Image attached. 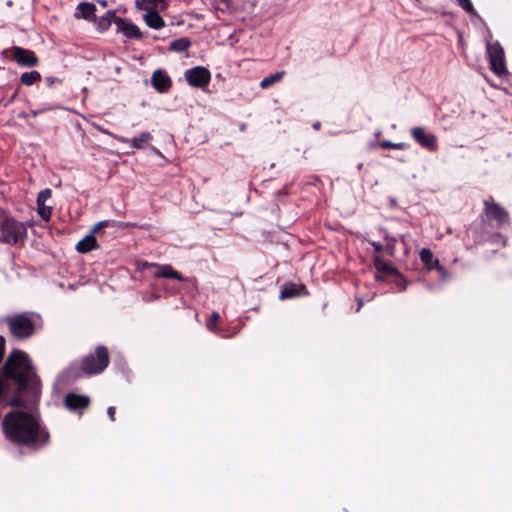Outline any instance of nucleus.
Masks as SVG:
<instances>
[{"label":"nucleus","instance_id":"nucleus-28","mask_svg":"<svg viewBox=\"0 0 512 512\" xmlns=\"http://www.w3.org/2000/svg\"><path fill=\"white\" fill-rule=\"evenodd\" d=\"M385 240L386 244L384 245V247L386 254H388L389 256H394L396 251L395 244L397 242V239L395 237L386 235Z\"/></svg>","mask_w":512,"mask_h":512},{"label":"nucleus","instance_id":"nucleus-33","mask_svg":"<svg viewBox=\"0 0 512 512\" xmlns=\"http://www.w3.org/2000/svg\"><path fill=\"white\" fill-rule=\"evenodd\" d=\"M6 341L5 338L0 335V363L2 362L5 355Z\"/></svg>","mask_w":512,"mask_h":512},{"label":"nucleus","instance_id":"nucleus-13","mask_svg":"<svg viewBox=\"0 0 512 512\" xmlns=\"http://www.w3.org/2000/svg\"><path fill=\"white\" fill-rule=\"evenodd\" d=\"M63 402L68 410L82 415L90 406L91 400L87 395L70 392L65 395Z\"/></svg>","mask_w":512,"mask_h":512},{"label":"nucleus","instance_id":"nucleus-34","mask_svg":"<svg viewBox=\"0 0 512 512\" xmlns=\"http://www.w3.org/2000/svg\"><path fill=\"white\" fill-rule=\"evenodd\" d=\"M379 146L383 149H394V143L389 140L379 142Z\"/></svg>","mask_w":512,"mask_h":512},{"label":"nucleus","instance_id":"nucleus-30","mask_svg":"<svg viewBox=\"0 0 512 512\" xmlns=\"http://www.w3.org/2000/svg\"><path fill=\"white\" fill-rule=\"evenodd\" d=\"M52 196V190L45 188L38 193L36 203H45Z\"/></svg>","mask_w":512,"mask_h":512},{"label":"nucleus","instance_id":"nucleus-18","mask_svg":"<svg viewBox=\"0 0 512 512\" xmlns=\"http://www.w3.org/2000/svg\"><path fill=\"white\" fill-rule=\"evenodd\" d=\"M117 30L122 32L129 39H141L142 33L137 25L121 17L115 18Z\"/></svg>","mask_w":512,"mask_h":512},{"label":"nucleus","instance_id":"nucleus-10","mask_svg":"<svg viewBox=\"0 0 512 512\" xmlns=\"http://www.w3.org/2000/svg\"><path fill=\"white\" fill-rule=\"evenodd\" d=\"M10 53L11 59L21 67L32 68L39 65L40 60L32 50L20 46H12Z\"/></svg>","mask_w":512,"mask_h":512},{"label":"nucleus","instance_id":"nucleus-12","mask_svg":"<svg viewBox=\"0 0 512 512\" xmlns=\"http://www.w3.org/2000/svg\"><path fill=\"white\" fill-rule=\"evenodd\" d=\"M411 137L414 141L419 144L422 148L435 152L438 150V141L437 137L425 131L423 127H413L410 130Z\"/></svg>","mask_w":512,"mask_h":512},{"label":"nucleus","instance_id":"nucleus-2","mask_svg":"<svg viewBox=\"0 0 512 512\" xmlns=\"http://www.w3.org/2000/svg\"><path fill=\"white\" fill-rule=\"evenodd\" d=\"M21 397L26 405L4 416L3 434L12 444L38 450L49 443L50 433L37 410L39 399L30 404L25 394Z\"/></svg>","mask_w":512,"mask_h":512},{"label":"nucleus","instance_id":"nucleus-32","mask_svg":"<svg viewBox=\"0 0 512 512\" xmlns=\"http://www.w3.org/2000/svg\"><path fill=\"white\" fill-rule=\"evenodd\" d=\"M369 243L374 248L376 255H380L382 251H385V247L381 243L375 241H370Z\"/></svg>","mask_w":512,"mask_h":512},{"label":"nucleus","instance_id":"nucleus-35","mask_svg":"<svg viewBox=\"0 0 512 512\" xmlns=\"http://www.w3.org/2000/svg\"><path fill=\"white\" fill-rule=\"evenodd\" d=\"M107 414L111 421H115L116 408L114 406L108 407Z\"/></svg>","mask_w":512,"mask_h":512},{"label":"nucleus","instance_id":"nucleus-16","mask_svg":"<svg viewBox=\"0 0 512 512\" xmlns=\"http://www.w3.org/2000/svg\"><path fill=\"white\" fill-rule=\"evenodd\" d=\"M419 255L422 263L428 270H437L443 279L447 277L446 269L440 264L439 260L434 257L429 248H423Z\"/></svg>","mask_w":512,"mask_h":512},{"label":"nucleus","instance_id":"nucleus-7","mask_svg":"<svg viewBox=\"0 0 512 512\" xmlns=\"http://www.w3.org/2000/svg\"><path fill=\"white\" fill-rule=\"evenodd\" d=\"M484 214L489 221H494L496 228H501L509 223V213L500 204L495 202L493 197H489L483 201Z\"/></svg>","mask_w":512,"mask_h":512},{"label":"nucleus","instance_id":"nucleus-5","mask_svg":"<svg viewBox=\"0 0 512 512\" xmlns=\"http://www.w3.org/2000/svg\"><path fill=\"white\" fill-rule=\"evenodd\" d=\"M27 236V226L13 217H4L0 224V242L16 245Z\"/></svg>","mask_w":512,"mask_h":512},{"label":"nucleus","instance_id":"nucleus-3","mask_svg":"<svg viewBox=\"0 0 512 512\" xmlns=\"http://www.w3.org/2000/svg\"><path fill=\"white\" fill-rule=\"evenodd\" d=\"M110 363L108 348L98 345L94 352L85 355L80 361L72 362L64 371L69 380H77L102 373Z\"/></svg>","mask_w":512,"mask_h":512},{"label":"nucleus","instance_id":"nucleus-17","mask_svg":"<svg viewBox=\"0 0 512 512\" xmlns=\"http://www.w3.org/2000/svg\"><path fill=\"white\" fill-rule=\"evenodd\" d=\"M309 291L304 284H296L293 282L285 283L280 291V299H290L301 296H308Z\"/></svg>","mask_w":512,"mask_h":512},{"label":"nucleus","instance_id":"nucleus-27","mask_svg":"<svg viewBox=\"0 0 512 512\" xmlns=\"http://www.w3.org/2000/svg\"><path fill=\"white\" fill-rule=\"evenodd\" d=\"M37 213L44 221H49L52 215V207L46 206L45 203H37Z\"/></svg>","mask_w":512,"mask_h":512},{"label":"nucleus","instance_id":"nucleus-26","mask_svg":"<svg viewBox=\"0 0 512 512\" xmlns=\"http://www.w3.org/2000/svg\"><path fill=\"white\" fill-rule=\"evenodd\" d=\"M115 11H107L99 20V26L102 30H107L111 26L112 21L115 23Z\"/></svg>","mask_w":512,"mask_h":512},{"label":"nucleus","instance_id":"nucleus-11","mask_svg":"<svg viewBox=\"0 0 512 512\" xmlns=\"http://www.w3.org/2000/svg\"><path fill=\"white\" fill-rule=\"evenodd\" d=\"M188 84L195 88H205L211 81L210 71L203 66L190 68L184 73Z\"/></svg>","mask_w":512,"mask_h":512},{"label":"nucleus","instance_id":"nucleus-20","mask_svg":"<svg viewBox=\"0 0 512 512\" xmlns=\"http://www.w3.org/2000/svg\"><path fill=\"white\" fill-rule=\"evenodd\" d=\"M143 19L146 25L152 29H162L166 25L164 19L155 10V8L147 9V13L144 14Z\"/></svg>","mask_w":512,"mask_h":512},{"label":"nucleus","instance_id":"nucleus-31","mask_svg":"<svg viewBox=\"0 0 512 512\" xmlns=\"http://www.w3.org/2000/svg\"><path fill=\"white\" fill-rule=\"evenodd\" d=\"M45 83L48 88H55L61 85L63 83V80L58 77L47 76L45 77Z\"/></svg>","mask_w":512,"mask_h":512},{"label":"nucleus","instance_id":"nucleus-25","mask_svg":"<svg viewBox=\"0 0 512 512\" xmlns=\"http://www.w3.org/2000/svg\"><path fill=\"white\" fill-rule=\"evenodd\" d=\"M284 75H285V71H278L274 74H271L261 80L260 87L262 89H268L271 86H273L275 83L280 82Z\"/></svg>","mask_w":512,"mask_h":512},{"label":"nucleus","instance_id":"nucleus-21","mask_svg":"<svg viewBox=\"0 0 512 512\" xmlns=\"http://www.w3.org/2000/svg\"><path fill=\"white\" fill-rule=\"evenodd\" d=\"M220 320V315L218 312H212L210 315L209 321L207 322V328L213 332L218 334L219 336L223 338H229L234 336L237 332H234L233 334H229L226 330L221 329L217 326L218 322Z\"/></svg>","mask_w":512,"mask_h":512},{"label":"nucleus","instance_id":"nucleus-29","mask_svg":"<svg viewBox=\"0 0 512 512\" xmlns=\"http://www.w3.org/2000/svg\"><path fill=\"white\" fill-rule=\"evenodd\" d=\"M458 5L471 15L476 14V10L470 0H457Z\"/></svg>","mask_w":512,"mask_h":512},{"label":"nucleus","instance_id":"nucleus-19","mask_svg":"<svg viewBox=\"0 0 512 512\" xmlns=\"http://www.w3.org/2000/svg\"><path fill=\"white\" fill-rule=\"evenodd\" d=\"M151 82L153 87L160 93L167 92L172 86L171 78L161 70L153 72Z\"/></svg>","mask_w":512,"mask_h":512},{"label":"nucleus","instance_id":"nucleus-24","mask_svg":"<svg viewBox=\"0 0 512 512\" xmlns=\"http://www.w3.org/2000/svg\"><path fill=\"white\" fill-rule=\"evenodd\" d=\"M192 43L187 37H181L178 39L173 40L170 45L169 49L174 52H185L191 47Z\"/></svg>","mask_w":512,"mask_h":512},{"label":"nucleus","instance_id":"nucleus-9","mask_svg":"<svg viewBox=\"0 0 512 512\" xmlns=\"http://www.w3.org/2000/svg\"><path fill=\"white\" fill-rule=\"evenodd\" d=\"M375 269L387 277H392L394 283L399 287L400 291H404L407 287V282L404 276L393 266L389 265L380 255L374 256Z\"/></svg>","mask_w":512,"mask_h":512},{"label":"nucleus","instance_id":"nucleus-4","mask_svg":"<svg viewBox=\"0 0 512 512\" xmlns=\"http://www.w3.org/2000/svg\"><path fill=\"white\" fill-rule=\"evenodd\" d=\"M37 317L38 315L33 312H22L6 316L4 322L13 338L26 340L36 332L35 318Z\"/></svg>","mask_w":512,"mask_h":512},{"label":"nucleus","instance_id":"nucleus-8","mask_svg":"<svg viewBox=\"0 0 512 512\" xmlns=\"http://www.w3.org/2000/svg\"><path fill=\"white\" fill-rule=\"evenodd\" d=\"M487 53L491 71L497 76L504 75L507 72V68L502 46L498 42L488 43Z\"/></svg>","mask_w":512,"mask_h":512},{"label":"nucleus","instance_id":"nucleus-38","mask_svg":"<svg viewBox=\"0 0 512 512\" xmlns=\"http://www.w3.org/2000/svg\"><path fill=\"white\" fill-rule=\"evenodd\" d=\"M363 305H364V301H363V299H359V300H358V307H357V310H356V311H357V312H359V311H360V309L363 307Z\"/></svg>","mask_w":512,"mask_h":512},{"label":"nucleus","instance_id":"nucleus-22","mask_svg":"<svg viewBox=\"0 0 512 512\" xmlns=\"http://www.w3.org/2000/svg\"><path fill=\"white\" fill-rule=\"evenodd\" d=\"M77 11L80 12V17L83 19L91 20L95 17L96 6L90 2H81L77 6ZM76 17H79L77 13Z\"/></svg>","mask_w":512,"mask_h":512},{"label":"nucleus","instance_id":"nucleus-37","mask_svg":"<svg viewBox=\"0 0 512 512\" xmlns=\"http://www.w3.org/2000/svg\"><path fill=\"white\" fill-rule=\"evenodd\" d=\"M163 0H142L144 3L151 4L153 6H156L158 3L162 2Z\"/></svg>","mask_w":512,"mask_h":512},{"label":"nucleus","instance_id":"nucleus-36","mask_svg":"<svg viewBox=\"0 0 512 512\" xmlns=\"http://www.w3.org/2000/svg\"><path fill=\"white\" fill-rule=\"evenodd\" d=\"M409 147L407 143L400 142V143H394V149L395 150H405Z\"/></svg>","mask_w":512,"mask_h":512},{"label":"nucleus","instance_id":"nucleus-1","mask_svg":"<svg viewBox=\"0 0 512 512\" xmlns=\"http://www.w3.org/2000/svg\"><path fill=\"white\" fill-rule=\"evenodd\" d=\"M22 394L26 395L30 404L35 403L41 396V380L29 355L13 349L0 368V404L25 406Z\"/></svg>","mask_w":512,"mask_h":512},{"label":"nucleus","instance_id":"nucleus-6","mask_svg":"<svg viewBox=\"0 0 512 512\" xmlns=\"http://www.w3.org/2000/svg\"><path fill=\"white\" fill-rule=\"evenodd\" d=\"M135 224H131V223H127L125 225L121 224V223H118L117 221L115 220H103V221H100L98 223H96L92 230H91V233L86 235L83 239H81L77 244H76V250L79 252V253H88L92 250H95V249H98L99 248V244L95 238V234H97L101 229L103 228H107V227H134Z\"/></svg>","mask_w":512,"mask_h":512},{"label":"nucleus","instance_id":"nucleus-23","mask_svg":"<svg viewBox=\"0 0 512 512\" xmlns=\"http://www.w3.org/2000/svg\"><path fill=\"white\" fill-rule=\"evenodd\" d=\"M42 76L40 72L33 70L30 72H24L20 76V83L25 86H32L37 82L41 81Z\"/></svg>","mask_w":512,"mask_h":512},{"label":"nucleus","instance_id":"nucleus-14","mask_svg":"<svg viewBox=\"0 0 512 512\" xmlns=\"http://www.w3.org/2000/svg\"><path fill=\"white\" fill-rule=\"evenodd\" d=\"M143 268L153 267L156 268L157 271L154 272V276L157 278H172L178 281H185V278L180 272L174 270L171 265H159L157 263H148L143 262L141 264Z\"/></svg>","mask_w":512,"mask_h":512},{"label":"nucleus","instance_id":"nucleus-15","mask_svg":"<svg viewBox=\"0 0 512 512\" xmlns=\"http://www.w3.org/2000/svg\"><path fill=\"white\" fill-rule=\"evenodd\" d=\"M106 133V131H103ZM108 135H110L112 138H114L116 141L121 143H128L131 145L132 148L135 149H143L149 142L152 141L153 136L149 132H142L138 136L133 138H126L123 136L115 135L113 133L107 132Z\"/></svg>","mask_w":512,"mask_h":512}]
</instances>
